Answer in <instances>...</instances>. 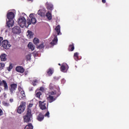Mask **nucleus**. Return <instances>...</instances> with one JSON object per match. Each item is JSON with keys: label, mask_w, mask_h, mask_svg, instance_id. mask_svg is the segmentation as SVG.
Listing matches in <instances>:
<instances>
[{"label": "nucleus", "mask_w": 129, "mask_h": 129, "mask_svg": "<svg viewBox=\"0 0 129 129\" xmlns=\"http://www.w3.org/2000/svg\"><path fill=\"white\" fill-rule=\"evenodd\" d=\"M4 85V89L5 90H8L9 89V87L8 86V83L5 80H2L0 79V86H3Z\"/></svg>", "instance_id": "8"}, {"label": "nucleus", "mask_w": 129, "mask_h": 129, "mask_svg": "<svg viewBox=\"0 0 129 129\" xmlns=\"http://www.w3.org/2000/svg\"><path fill=\"white\" fill-rule=\"evenodd\" d=\"M28 47L32 51H34V50H35V46H34V45L33 44H32V43H31V42L29 43V44L28 45Z\"/></svg>", "instance_id": "22"}, {"label": "nucleus", "mask_w": 129, "mask_h": 129, "mask_svg": "<svg viewBox=\"0 0 129 129\" xmlns=\"http://www.w3.org/2000/svg\"><path fill=\"white\" fill-rule=\"evenodd\" d=\"M21 94L23 97H26V94L25 93L24 91H21Z\"/></svg>", "instance_id": "35"}, {"label": "nucleus", "mask_w": 129, "mask_h": 129, "mask_svg": "<svg viewBox=\"0 0 129 129\" xmlns=\"http://www.w3.org/2000/svg\"><path fill=\"white\" fill-rule=\"evenodd\" d=\"M1 44H2V46L3 47V48H4V49H6V50H8V49H10V48L12 47V45L10 44L9 41L7 40H3Z\"/></svg>", "instance_id": "6"}, {"label": "nucleus", "mask_w": 129, "mask_h": 129, "mask_svg": "<svg viewBox=\"0 0 129 129\" xmlns=\"http://www.w3.org/2000/svg\"><path fill=\"white\" fill-rule=\"evenodd\" d=\"M42 95V93L41 92H38L36 93V97H37L38 98H40V97Z\"/></svg>", "instance_id": "30"}, {"label": "nucleus", "mask_w": 129, "mask_h": 129, "mask_svg": "<svg viewBox=\"0 0 129 129\" xmlns=\"http://www.w3.org/2000/svg\"><path fill=\"white\" fill-rule=\"evenodd\" d=\"M5 64L4 63L0 62V69H4V67H5Z\"/></svg>", "instance_id": "34"}, {"label": "nucleus", "mask_w": 129, "mask_h": 129, "mask_svg": "<svg viewBox=\"0 0 129 129\" xmlns=\"http://www.w3.org/2000/svg\"><path fill=\"white\" fill-rule=\"evenodd\" d=\"M3 40H4V38H3V37L0 36V46H1L2 45V41H3Z\"/></svg>", "instance_id": "40"}, {"label": "nucleus", "mask_w": 129, "mask_h": 129, "mask_svg": "<svg viewBox=\"0 0 129 129\" xmlns=\"http://www.w3.org/2000/svg\"><path fill=\"white\" fill-rule=\"evenodd\" d=\"M26 103L24 102H21L20 103V105L19 106L17 112L21 114V113L24 112L25 110L26 109Z\"/></svg>", "instance_id": "4"}, {"label": "nucleus", "mask_w": 129, "mask_h": 129, "mask_svg": "<svg viewBox=\"0 0 129 129\" xmlns=\"http://www.w3.org/2000/svg\"><path fill=\"white\" fill-rule=\"evenodd\" d=\"M16 71H17V72H19V73H23L25 72V69H24L23 67L19 66L16 68Z\"/></svg>", "instance_id": "13"}, {"label": "nucleus", "mask_w": 129, "mask_h": 129, "mask_svg": "<svg viewBox=\"0 0 129 129\" xmlns=\"http://www.w3.org/2000/svg\"><path fill=\"white\" fill-rule=\"evenodd\" d=\"M32 56V54L29 53L26 56V59L27 61H29V60H31V57Z\"/></svg>", "instance_id": "29"}, {"label": "nucleus", "mask_w": 129, "mask_h": 129, "mask_svg": "<svg viewBox=\"0 0 129 129\" xmlns=\"http://www.w3.org/2000/svg\"><path fill=\"white\" fill-rule=\"evenodd\" d=\"M34 128V126H33V125L32 123H29L28 125H26L24 129H33Z\"/></svg>", "instance_id": "23"}, {"label": "nucleus", "mask_w": 129, "mask_h": 129, "mask_svg": "<svg viewBox=\"0 0 129 129\" xmlns=\"http://www.w3.org/2000/svg\"><path fill=\"white\" fill-rule=\"evenodd\" d=\"M1 61H7V54L6 53L3 54L0 56Z\"/></svg>", "instance_id": "19"}, {"label": "nucleus", "mask_w": 129, "mask_h": 129, "mask_svg": "<svg viewBox=\"0 0 129 129\" xmlns=\"http://www.w3.org/2000/svg\"><path fill=\"white\" fill-rule=\"evenodd\" d=\"M27 36L28 39H32L34 37V33L31 30H28Z\"/></svg>", "instance_id": "14"}, {"label": "nucleus", "mask_w": 129, "mask_h": 129, "mask_svg": "<svg viewBox=\"0 0 129 129\" xmlns=\"http://www.w3.org/2000/svg\"><path fill=\"white\" fill-rule=\"evenodd\" d=\"M102 3L103 4H105V3H106V0H102Z\"/></svg>", "instance_id": "46"}, {"label": "nucleus", "mask_w": 129, "mask_h": 129, "mask_svg": "<svg viewBox=\"0 0 129 129\" xmlns=\"http://www.w3.org/2000/svg\"><path fill=\"white\" fill-rule=\"evenodd\" d=\"M4 114V112H3V110L2 109H0V116L3 115Z\"/></svg>", "instance_id": "42"}, {"label": "nucleus", "mask_w": 129, "mask_h": 129, "mask_svg": "<svg viewBox=\"0 0 129 129\" xmlns=\"http://www.w3.org/2000/svg\"><path fill=\"white\" fill-rule=\"evenodd\" d=\"M33 106V104L30 103L28 105V107H32Z\"/></svg>", "instance_id": "44"}, {"label": "nucleus", "mask_w": 129, "mask_h": 129, "mask_svg": "<svg viewBox=\"0 0 129 129\" xmlns=\"http://www.w3.org/2000/svg\"><path fill=\"white\" fill-rule=\"evenodd\" d=\"M17 88H18V84L16 83L11 84L10 87H9V91L11 94L15 93V91L17 90Z\"/></svg>", "instance_id": "5"}, {"label": "nucleus", "mask_w": 129, "mask_h": 129, "mask_svg": "<svg viewBox=\"0 0 129 129\" xmlns=\"http://www.w3.org/2000/svg\"><path fill=\"white\" fill-rule=\"evenodd\" d=\"M7 17L8 20H14V18H15V14L13 12H9L7 15Z\"/></svg>", "instance_id": "10"}, {"label": "nucleus", "mask_w": 129, "mask_h": 129, "mask_svg": "<svg viewBox=\"0 0 129 129\" xmlns=\"http://www.w3.org/2000/svg\"><path fill=\"white\" fill-rule=\"evenodd\" d=\"M39 42H40V40L37 38H35L33 40V43L35 45H38V44H39Z\"/></svg>", "instance_id": "27"}, {"label": "nucleus", "mask_w": 129, "mask_h": 129, "mask_svg": "<svg viewBox=\"0 0 129 129\" xmlns=\"http://www.w3.org/2000/svg\"><path fill=\"white\" fill-rule=\"evenodd\" d=\"M18 90H19V91H21V90H22V87H18Z\"/></svg>", "instance_id": "45"}, {"label": "nucleus", "mask_w": 129, "mask_h": 129, "mask_svg": "<svg viewBox=\"0 0 129 129\" xmlns=\"http://www.w3.org/2000/svg\"><path fill=\"white\" fill-rule=\"evenodd\" d=\"M14 24H15L14 19H9L7 22V25L9 28L10 27H13L14 26Z\"/></svg>", "instance_id": "12"}, {"label": "nucleus", "mask_w": 129, "mask_h": 129, "mask_svg": "<svg viewBox=\"0 0 129 129\" xmlns=\"http://www.w3.org/2000/svg\"><path fill=\"white\" fill-rule=\"evenodd\" d=\"M58 42V38H57V36H55L54 39L52 40V41L50 42L51 45L52 46H54V45H56Z\"/></svg>", "instance_id": "15"}, {"label": "nucleus", "mask_w": 129, "mask_h": 129, "mask_svg": "<svg viewBox=\"0 0 129 129\" xmlns=\"http://www.w3.org/2000/svg\"><path fill=\"white\" fill-rule=\"evenodd\" d=\"M49 88L50 89H53V88H54V86H53V84L52 83H50L49 85Z\"/></svg>", "instance_id": "39"}, {"label": "nucleus", "mask_w": 129, "mask_h": 129, "mask_svg": "<svg viewBox=\"0 0 129 129\" xmlns=\"http://www.w3.org/2000/svg\"><path fill=\"white\" fill-rule=\"evenodd\" d=\"M74 56L75 57V60H77L78 59V52L75 53Z\"/></svg>", "instance_id": "32"}, {"label": "nucleus", "mask_w": 129, "mask_h": 129, "mask_svg": "<svg viewBox=\"0 0 129 129\" xmlns=\"http://www.w3.org/2000/svg\"><path fill=\"white\" fill-rule=\"evenodd\" d=\"M58 65H59V66H61V64H60V63H58Z\"/></svg>", "instance_id": "48"}, {"label": "nucleus", "mask_w": 129, "mask_h": 129, "mask_svg": "<svg viewBox=\"0 0 129 129\" xmlns=\"http://www.w3.org/2000/svg\"><path fill=\"white\" fill-rule=\"evenodd\" d=\"M48 99L50 103L53 102V101L55 100V99H54V97L51 95L48 96Z\"/></svg>", "instance_id": "26"}, {"label": "nucleus", "mask_w": 129, "mask_h": 129, "mask_svg": "<svg viewBox=\"0 0 129 129\" xmlns=\"http://www.w3.org/2000/svg\"><path fill=\"white\" fill-rule=\"evenodd\" d=\"M44 118H45V115L42 113H40L36 117V119L38 121H42L44 120Z\"/></svg>", "instance_id": "9"}, {"label": "nucleus", "mask_w": 129, "mask_h": 129, "mask_svg": "<svg viewBox=\"0 0 129 129\" xmlns=\"http://www.w3.org/2000/svg\"><path fill=\"white\" fill-rule=\"evenodd\" d=\"M37 83H38V80H34L32 82V85L33 86H36V85H37Z\"/></svg>", "instance_id": "31"}, {"label": "nucleus", "mask_w": 129, "mask_h": 129, "mask_svg": "<svg viewBox=\"0 0 129 129\" xmlns=\"http://www.w3.org/2000/svg\"><path fill=\"white\" fill-rule=\"evenodd\" d=\"M18 23L21 28H24V27L28 28L29 26L31 25V20L27 19L26 20V18L24 16H21L18 20Z\"/></svg>", "instance_id": "1"}, {"label": "nucleus", "mask_w": 129, "mask_h": 129, "mask_svg": "<svg viewBox=\"0 0 129 129\" xmlns=\"http://www.w3.org/2000/svg\"><path fill=\"white\" fill-rule=\"evenodd\" d=\"M38 105L40 109H41V110H45V109H47V110H48V105H49V104L48 102H47V101H39Z\"/></svg>", "instance_id": "3"}, {"label": "nucleus", "mask_w": 129, "mask_h": 129, "mask_svg": "<svg viewBox=\"0 0 129 129\" xmlns=\"http://www.w3.org/2000/svg\"><path fill=\"white\" fill-rule=\"evenodd\" d=\"M74 49H75L74 44L73 43H72V44H70L69 45V48H68V50L70 52H72V51H74Z\"/></svg>", "instance_id": "21"}, {"label": "nucleus", "mask_w": 129, "mask_h": 129, "mask_svg": "<svg viewBox=\"0 0 129 129\" xmlns=\"http://www.w3.org/2000/svg\"><path fill=\"white\" fill-rule=\"evenodd\" d=\"M21 32L22 31L21 30V28L19 26H15L12 28V33H13V34H15L16 35L21 34Z\"/></svg>", "instance_id": "7"}, {"label": "nucleus", "mask_w": 129, "mask_h": 129, "mask_svg": "<svg viewBox=\"0 0 129 129\" xmlns=\"http://www.w3.org/2000/svg\"><path fill=\"white\" fill-rule=\"evenodd\" d=\"M9 101H10V102H11V103L14 102V99H13V98L10 99Z\"/></svg>", "instance_id": "43"}, {"label": "nucleus", "mask_w": 129, "mask_h": 129, "mask_svg": "<svg viewBox=\"0 0 129 129\" xmlns=\"http://www.w3.org/2000/svg\"><path fill=\"white\" fill-rule=\"evenodd\" d=\"M30 20L31 25H32V24H33V25H35V24L37 23V20H36V18L35 17L34 18H31Z\"/></svg>", "instance_id": "25"}, {"label": "nucleus", "mask_w": 129, "mask_h": 129, "mask_svg": "<svg viewBox=\"0 0 129 129\" xmlns=\"http://www.w3.org/2000/svg\"><path fill=\"white\" fill-rule=\"evenodd\" d=\"M13 64L10 63L9 67V69H8V71H11V70H12V69H13Z\"/></svg>", "instance_id": "33"}, {"label": "nucleus", "mask_w": 129, "mask_h": 129, "mask_svg": "<svg viewBox=\"0 0 129 129\" xmlns=\"http://www.w3.org/2000/svg\"><path fill=\"white\" fill-rule=\"evenodd\" d=\"M33 117V114H32V110L28 108L27 110L26 114L23 116L24 122H30L31 119Z\"/></svg>", "instance_id": "2"}, {"label": "nucleus", "mask_w": 129, "mask_h": 129, "mask_svg": "<svg viewBox=\"0 0 129 129\" xmlns=\"http://www.w3.org/2000/svg\"><path fill=\"white\" fill-rule=\"evenodd\" d=\"M67 67L68 68V65L66 64H62L60 67V71H61L62 72H64V71L66 70V68H67Z\"/></svg>", "instance_id": "18"}, {"label": "nucleus", "mask_w": 129, "mask_h": 129, "mask_svg": "<svg viewBox=\"0 0 129 129\" xmlns=\"http://www.w3.org/2000/svg\"><path fill=\"white\" fill-rule=\"evenodd\" d=\"M28 2H31V3H32V2H33V0H28Z\"/></svg>", "instance_id": "47"}, {"label": "nucleus", "mask_w": 129, "mask_h": 129, "mask_svg": "<svg viewBox=\"0 0 129 129\" xmlns=\"http://www.w3.org/2000/svg\"><path fill=\"white\" fill-rule=\"evenodd\" d=\"M47 73L48 76H52L53 73H54V69L53 68H49L47 71Z\"/></svg>", "instance_id": "16"}, {"label": "nucleus", "mask_w": 129, "mask_h": 129, "mask_svg": "<svg viewBox=\"0 0 129 129\" xmlns=\"http://www.w3.org/2000/svg\"><path fill=\"white\" fill-rule=\"evenodd\" d=\"M44 116L50 117V112H49V111H47V112L45 114Z\"/></svg>", "instance_id": "36"}, {"label": "nucleus", "mask_w": 129, "mask_h": 129, "mask_svg": "<svg viewBox=\"0 0 129 129\" xmlns=\"http://www.w3.org/2000/svg\"><path fill=\"white\" fill-rule=\"evenodd\" d=\"M45 11L43 10H39L38 11V14L39 16H40V17H45Z\"/></svg>", "instance_id": "17"}, {"label": "nucleus", "mask_w": 129, "mask_h": 129, "mask_svg": "<svg viewBox=\"0 0 129 129\" xmlns=\"http://www.w3.org/2000/svg\"><path fill=\"white\" fill-rule=\"evenodd\" d=\"M46 17L49 21L52 20V14L50 12L48 11V12L46 14Z\"/></svg>", "instance_id": "20"}, {"label": "nucleus", "mask_w": 129, "mask_h": 129, "mask_svg": "<svg viewBox=\"0 0 129 129\" xmlns=\"http://www.w3.org/2000/svg\"><path fill=\"white\" fill-rule=\"evenodd\" d=\"M44 47L45 45H44V43L42 42L41 44L38 46L37 48L38 49H39V50H41V49H43V48H44Z\"/></svg>", "instance_id": "28"}, {"label": "nucleus", "mask_w": 129, "mask_h": 129, "mask_svg": "<svg viewBox=\"0 0 129 129\" xmlns=\"http://www.w3.org/2000/svg\"><path fill=\"white\" fill-rule=\"evenodd\" d=\"M4 105H5V106H10V103L5 102L4 103Z\"/></svg>", "instance_id": "41"}, {"label": "nucleus", "mask_w": 129, "mask_h": 129, "mask_svg": "<svg viewBox=\"0 0 129 129\" xmlns=\"http://www.w3.org/2000/svg\"><path fill=\"white\" fill-rule=\"evenodd\" d=\"M49 95H55L56 94V91H52L49 93Z\"/></svg>", "instance_id": "38"}, {"label": "nucleus", "mask_w": 129, "mask_h": 129, "mask_svg": "<svg viewBox=\"0 0 129 129\" xmlns=\"http://www.w3.org/2000/svg\"><path fill=\"white\" fill-rule=\"evenodd\" d=\"M55 30L56 31L57 35H60V33H61L60 30V25H58L55 28Z\"/></svg>", "instance_id": "24"}, {"label": "nucleus", "mask_w": 129, "mask_h": 129, "mask_svg": "<svg viewBox=\"0 0 129 129\" xmlns=\"http://www.w3.org/2000/svg\"><path fill=\"white\" fill-rule=\"evenodd\" d=\"M29 17L30 18V19L34 18H35V14H31L29 15Z\"/></svg>", "instance_id": "37"}, {"label": "nucleus", "mask_w": 129, "mask_h": 129, "mask_svg": "<svg viewBox=\"0 0 129 129\" xmlns=\"http://www.w3.org/2000/svg\"><path fill=\"white\" fill-rule=\"evenodd\" d=\"M45 7L47 9L49 10V11H53V5L49 2H46L45 4Z\"/></svg>", "instance_id": "11"}]
</instances>
